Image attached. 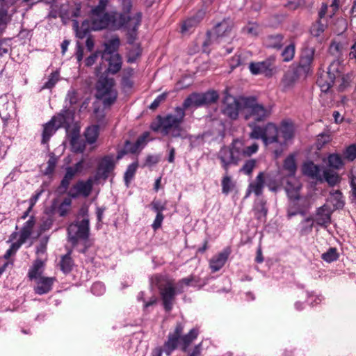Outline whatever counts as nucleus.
Returning a JSON list of instances; mask_svg holds the SVG:
<instances>
[{
	"mask_svg": "<svg viewBox=\"0 0 356 356\" xmlns=\"http://www.w3.org/2000/svg\"><path fill=\"white\" fill-rule=\"evenodd\" d=\"M231 29L232 26L229 19H223L215 26L213 33L216 35V38H220L227 35L231 31Z\"/></svg>",
	"mask_w": 356,
	"mask_h": 356,
	"instance_id": "nucleus-38",
	"label": "nucleus"
},
{
	"mask_svg": "<svg viewBox=\"0 0 356 356\" xmlns=\"http://www.w3.org/2000/svg\"><path fill=\"white\" fill-rule=\"evenodd\" d=\"M70 143L75 152L82 153L86 149L85 142L80 138L79 132L75 131L72 133Z\"/></svg>",
	"mask_w": 356,
	"mask_h": 356,
	"instance_id": "nucleus-41",
	"label": "nucleus"
},
{
	"mask_svg": "<svg viewBox=\"0 0 356 356\" xmlns=\"http://www.w3.org/2000/svg\"><path fill=\"white\" fill-rule=\"evenodd\" d=\"M91 292L95 296H101L105 292L104 284L102 282H95L91 286Z\"/></svg>",
	"mask_w": 356,
	"mask_h": 356,
	"instance_id": "nucleus-64",
	"label": "nucleus"
},
{
	"mask_svg": "<svg viewBox=\"0 0 356 356\" xmlns=\"http://www.w3.org/2000/svg\"><path fill=\"white\" fill-rule=\"evenodd\" d=\"M72 205V199L68 196L64 198L63 202L60 204L58 207V211L59 216L65 217L67 215L70 211V208Z\"/></svg>",
	"mask_w": 356,
	"mask_h": 356,
	"instance_id": "nucleus-51",
	"label": "nucleus"
},
{
	"mask_svg": "<svg viewBox=\"0 0 356 356\" xmlns=\"http://www.w3.org/2000/svg\"><path fill=\"white\" fill-rule=\"evenodd\" d=\"M343 46L342 44L336 41H333L331 42L329 47V52L334 56L338 57L341 54Z\"/></svg>",
	"mask_w": 356,
	"mask_h": 356,
	"instance_id": "nucleus-63",
	"label": "nucleus"
},
{
	"mask_svg": "<svg viewBox=\"0 0 356 356\" xmlns=\"http://www.w3.org/2000/svg\"><path fill=\"white\" fill-rule=\"evenodd\" d=\"M151 207L156 214L163 213V211L166 209V203L159 200H154L151 203Z\"/></svg>",
	"mask_w": 356,
	"mask_h": 356,
	"instance_id": "nucleus-62",
	"label": "nucleus"
},
{
	"mask_svg": "<svg viewBox=\"0 0 356 356\" xmlns=\"http://www.w3.org/2000/svg\"><path fill=\"white\" fill-rule=\"evenodd\" d=\"M184 323L177 322L172 332H170L167 340L163 344V351L167 355H170L181 345L183 352H186L191 343L197 339L200 331L197 327H193L186 334H183Z\"/></svg>",
	"mask_w": 356,
	"mask_h": 356,
	"instance_id": "nucleus-3",
	"label": "nucleus"
},
{
	"mask_svg": "<svg viewBox=\"0 0 356 356\" xmlns=\"http://www.w3.org/2000/svg\"><path fill=\"white\" fill-rule=\"evenodd\" d=\"M44 269V262L40 259H37L30 267L27 276L30 280H36L42 277L41 275L43 273Z\"/></svg>",
	"mask_w": 356,
	"mask_h": 356,
	"instance_id": "nucleus-32",
	"label": "nucleus"
},
{
	"mask_svg": "<svg viewBox=\"0 0 356 356\" xmlns=\"http://www.w3.org/2000/svg\"><path fill=\"white\" fill-rule=\"evenodd\" d=\"M92 185L93 181L91 178L88 179L86 181L79 180L66 193L71 199H76L79 196L87 197L91 193Z\"/></svg>",
	"mask_w": 356,
	"mask_h": 356,
	"instance_id": "nucleus-16",
	"label": "nucleus"
},
{
	"mask_svg": "<svg viewBox=\"0 0 356 356\" xmlns=\"http://www.w3.org/2000/svg\"><path fill=\"white\" fill-rule=\"evenodd\" d=\"M256 164L257 161L255 159L247 160L239 171L246 175H251L254 168L256 167Z\"/></svg>",
	"mask_w": 356,
	"mask_h": 356,
	"instance_id": "nucleus-56",
	"label": "nucleus"
},
{
	"mask_svg": "<svg viewBox=\"0 0 356 356\" xmlns=\"http://www.w3.org/2000/svg\"><path fill=\"white\" fill-rule=\"evenodd\" d=\"M57 158L54 153H51L49 154V159L47 161V167L45 169V174L49 175L53 173L55 170L56 163H57Z\"/></svg>",
	"mask_w": 356,
	"mask_h": 356,
	"instance_id": "nucleus-61",
	"label": "nucleus"
},
{
	"mask_svg": "<svg viewBox=\"0 0 356 356\" xmlns=\"http://www.w3.org/2000/svg\"><path fill=\"white\" fill-rule=\"evenodd\" d=\"M240 100L241 102L235 97L226 93L222 100V113L232 120H236L238 117L241 104L243 105L241 99Z\"/></svg>",
	"mask_w": 356,
	"mask_h": 356,
	"instance_id": "nucleus-14",
	"label": "nucleus"
},
{
	"mask_svg": "<svg viewBox=\"0 0 356 356\" xmlns=\"http://www.w3.org/2000/svg\"><path fill=\"white\" fill-rule=\"evenodd\" d=\"M343 157L349 161H353L356 159V145L352 144L347 147L343 151Z\"/></svg>",
	"mask_w": 356,
	"mask_h": 356,
	"instance_id": "nucleus-59",
	"label": "nucleus"
},
{
	"mask_svg": "<svg viewBox=\"0 0 356 356\" xmlns=\"http://www.w3.org/2000/svg\"><path fill=\"white\" fill-rule=\"evenodd\" d=\"M222 193L224 195H227L234 188V183L232 180L231 176L229 175V172H225V175L222 177L221 181Z\"/></svg>",
	"mask_w": 356,
	"mask_h": 356,
	"instance_id": "nucleus-46",
	"label": "nucleus"
},
{
	"mask_svg": "<svg viewBox=\"0 0 356 356\" xmlns=\"http://www.w3.org/2000/svg\"><path fill=\"white\" fill-rule=\"evenodd\" d=\"M99 136V126L93 125L86 129L84 136L86 140L89 144H93L96 142Z\"/></svg>",
	"mask_w": 356,
	"mask_h": 356,
	"instance_id": "nucleus-44",
	"label": "nucleus"
},
{
	"mask_svg": "<svg viewBox=\"0 0 356 356\" xmlns=\"http://www.w3.org/2000/svg\"><path fill=\"white\" fill-rule=\"evenodd\" d=\"M315 49L307 47L302 49L298 62L294 63L291 67L300 76L307 77L312 73Z\"/></svg>",
	"mask_w": 356,
	"mask_h": 356,
	"instance_id": "nucleus-11",
	"label": "nucleus"
},
{
	"mask_svg": "<svg viewBox=\"0 0 356 356\" xmlns=\"http://www.w3.org/2000/svg\"><path fill=\"white\" fill-rule=\"evenodd\" d=\"M35 225V218L33 216H31L29 219L23 225L19 232V236L27 241L33 233V229Z\"/></svg>",
	"mask_w": 356,
	"mask_h": 356,
	"instance_id": "nucleus-39",
	"label": "nucleus"
},
{
	"mask_svg": "<svg viewBox=\"0 0 356 356\" xmlns=\"http://www.w3.org/2000/svg\"><path fill=\"white\" fill-rule=\"evenodd\" d=\"M108 4V0H99L97 5L91 8L89 13L90 19L83 20L81 26L76 19L72 20V26L76 38L83 39L90 34L91 31L102 30L96 29L95 22L104 19V15H112V10H106Z\"/></svg>",
	"mask_w": 356,
	"mask_h": 356,
	"instance_id": "nucleus-4",
	"label": "nucleus"
},
{
	"mask_svg": "<svg viewBox=\"0 0 356 356\" xmlns=\"http://www.w3.org/2000/svg\"><path fill=\"white\" fill-rule=\"evenodd\" d=\"M300 188V184L296 179L288 180L286 184L285 191L288 197L291 200H298L300 199L299 191Z\"/></svg>",
	"mask_w": 356,
	"mask_h": 356,
	"instance_id": "nucleus-33",
	"label": "nucleus"
},
{
	"mask_svg": "<svg viewBox=\"0 0 356 356\" xmlns=\"http://www.w3.org/2000/svg\"><path fill=\"white\" fill-rule=\"evenodd\" d=\"M259 25L257 22H248V24L242 29V32L250 35L257 36L259 34Z\"/></svg>",
	"mask_w": 356,
	"mask_h": 356,
	"instance_id": "nucleus-53",
	"label": "nucleus"
},
{
	"mask_svg": "<svg viewBox=\"0 0 356 356\" xmlns=\"http://www.w3.org/2000/svg\"><path fill=\"white\" fill-rule=\"evenodd\" d=\"M36 286H34L33 290L35 293L42 296L49 293L53 288L54 282L56 281L54 277H40L34 280Z\"/></svg>",
	"mask_w": 356,
	"mask_h": 356,
	"instance_id": "nucleus-21",
	"label": "nucleus"
},
{
	"mask_svg": "<svg viewBox=\"0 0 356 356\" xmlns=\"http://www.w3.org/2000/svg\"><path fill=\"white\" fill-rule=\"evenodd\" d=\"M204 13L199 11L196 15L186 19L181 26V32L189 31L191 29L195 27L201 22Z\"/></svg>",
	"mask_w": 356,
	"mask_h": 356,
	"instance_id": "nucleus-36",
	"label": "nucleus"
},
{
	"mask_svg": "<svg viewBox=\"0 0 356 356\" xmlns=\"http://www.w3.org/2000/svg\"><path fill=\"white\" fill-rule=\"evenodd\" d=\"M83 161L81 160L74 166H69L66 168L65 174L60 181V185L57 188L59 194H65L69 188L71 181L74 179L76 173L81 171L83 168Z\"/></svg>",
	"mask_w": 356,
	"mask_h": 356,
	"instance_id": "nucleus-17",
	"label": "nucleus"
},
{
	"mask_svg": "<svg viewBox=\"0 0 356 356\" xmlns=\"http://www.w3.org/2000/svg\"><path fill=\"white\" fill-rule=\"evenodd\" d=\"M58 129L57 123L52 118L49 122L44 125L42 134V143H47Z\"/></svg>",
	"mask_w": 356,
	"mask_h": 356,
	"instance_id": "nucleus-34",
	"label": "nucleus"
},
{
	"mask_svg": "<svg viewBox=\"0 0 356 356\" xmlns=\"http://www.w3.org/2000/svg\"><path fill=\"white\" fill-rule=\"evenodd\" d=\"M149 136V133L145 131L140 136L134 143L127 140L125 141L124 147L129 152V153L136 154L146 146Z\"/></svg>",
	"mask_w": 356,
	"mask_h": 356,
	"instance_id": "nucleus-24",
	"label": "nucleus"
},
{
	"mask_svg": "<svg viewBox=\"0 0 356 356\" xmlns=\"http://www.w3.org/2000/svg\"><path fill=\"white\" fill-rule=\"evenodd\" d=\"M323 181H325L330 186H334L339 184L341 181L340 176L337 173L330 170H325L323 172Z\"/></svg>",
	"mask_w": 356,
	"mask_h": 356,
	"instance_id": "nucleus-43",
	"label": "nucleus"
},
{
	"mask_svg": "<svg viewBox=\"0 0 356 356\" xmlns=\"http://www.w3.org/2000/svg\"><path fill=\"white\" fill-rule=\"evenodd\" d=\"M243 104L244 119L248 123H254L266 121L271 115V108L259 104L254 96L241 97Z\"/></svg>",
	"mask_w": 356,
	"mask_h": 356,
	"instance_id": "nucleus-5",
	"label": "nucleus"
},
{
	"mask_svg": "<svg viewBox=\"0 0 356 356\" xmlns=\"http://www.w3.org/2000/svg\"><path fill=\"white\" fill-rule=\"evenodd\" d=\"M237 144L235 139H234L229 145L221 147L217 154V158L220 161L222 168L227 173L229 172L230 166L238 165L241 160Z\"/></svg>",
	"mask_w": 356,
	"mask_h": 356,
	"instance_id": "nucleus-10",
	"label": "nucleus"
},
{
	"mask_svg": "<svg viewBox=\"0 0 356 356\" xmlns=\"http://www.w3.org/2000/svg\"><path fill=\"white\" fill-rule=\"evenodd\" d=\"M200 277L195 275H191L187 277L179 280L177 282V292L181 293L184 292V286H196L200 282Z\"/></svg>",
	"mask_w": 356,
	"mask_h": 356,
	"instance_id": "nucleus-37",
	"label": "nucleus"
},
{
	"mask_svg": "<svg viewBox=\"0 0 356 356\" xmlns=\"http://www.w3.org/2000/svg\"><path fill=\"white\" fill-rule=\"evenodd\" d=\"M230 250L225 249L217 255L213 257L209 261V267L212 273L220 270L225 264L228 259Z\"/></svg>",
	"mask_w": 356,
	"mask_h": 356,
	"instance_id": "nucleus-23",
	"label": "nucleus"
},
{
	"mask_svg": "<svg viewBox=\"0 0 356 356\" xmlns=\"http://www.w3.org/2000/svg\"><path fill=\"white\" fill-rule=\"evenodd\" d=\"M327 165L331 168L339 170L344 166V162L340 154L332 153L327 156Z\"/></svg>",
	"mask_w": 356,
	"mask_h": 356,
	"instance_id": "nucleus-42",
	"label": "nucleus"
},
{
	"mask_svg": "<svg viewBox=\"0 0 356 356\" xmlns=\"http://www.w3.org/2000/svg\"><path fill=\"white\" fill-rule=\"evenodd\" d=\"M236 143L237 144V147H238V154L240 157H250L252 155L256 154L259 149V145L257 143H253L250 145H245L244 142L238 138L235 139Z\"/></svg>",
	"mask_w": 356,
	"mask_h": 356,
	"instance_id": "nucleus-29",
	"label": "nucleus"
},
{
	"mask_svg": "<svg viewBox=\"0 0 356 356\" xmlns=\"http://www.w3.org/2000/svg\"><path fill=\"white\" fill-rule=\"evenodd\" d=\"M252 211L254 218L259 223L264 225L266 222L268 208L267 207V202L266 200L264 198H258L255 200Z\"/></svg>",
	"mask_w": 356,
	"mask_h": 356,
	"instance_id": "nucleus-20",
	"label": "nucleus"
},
{
	"mask_svg": "<svg viewBox=\"0 0 356 356\" xmlns=\"http://www.w3.org/2000/svg\"><path fill=\"white\" fill-rule=\"evenodd\" d=\"M95 97L101 100L103 106L106 108L113 104L118 98V92L115 88V80L103 73L99 76L95 86Z\"/></svg>",
	"mask_w": 356,
	"mask_h": 356,
	"instance_id": "nucleus-6",
	"label": "nucleus"
},
{
	"mask_svg": "<svg viewBox=\"0 0 356 356\" xmlns=\"http://www.w3.org/2000/svg\"><path fill=\"white\" fill-rule=\"evenodd\" d=\"M283 165L284 168L289 172L290 175H294L297 169L295 156L293 154L288 156L285 159Z\"/></svg>",
	"mask_w": 356,
	"mask_h": 356,
	"instance_id": "nucleus-49",
	"label": "nucleus"
},
{
	"mask_svg": "<svg viewBox=\"0 0 356 356\" xmlns=\"http://www.w3.org/2000/svg\"><path fill=\"white\" fill-rule=\"evenodd\" d=\"M325 29V26L319 19L312 25L310 33L313 36L318 37L324 32Z\"/></svg>",
	"mask_w": 356,
	"mask_h": 356,
	"instance_id": "nucleus-57",
	"label": "nucleus"
},
{
	"mask_svg": "<svg viewBox=\"0 0 356 356\" xmlns=\"http://www.w3.org/2000/svg\"><path fill=\"white\" fill-rule=\"evenodd\" d=\"M142 13L136 12L132 16H125L124 14H118L117 11L112 10V15H104V19L95 22L96 29L112 30L124 29L127 31V43L133 44L137 39L138 29L142 22Z\"/></svg>",
	"mask_w": 356,
	"mask_h": 356,
	"instance_id": "nucleus-1",
	"label": "nucleus"
},
{
	"mask_svg": "<svg viewBox=\"0 0 356 356\" xmlns=\"http://www.w3.org/2000/svg\"><path fill=\"white\" fill-rule=\"evenodd\" d=\"M339 254L337 252L336 248H330L327 252H324L321 255V259L327 262L331 263L337 261L339 259Z\"/></svg>",
	"mask_w": 356,
	"mask_h": 356,
	"instance_id": "nucleus-50",
	"label": "nucleus"
},
{
	"mask_svg": "<svg viewBox=\"0 0 356 356\" xmlns=\"http://www.w3.org/2000/svg\"><path fill=\"white\" fill-rule=\"evenodd\" d=\"M299 78H300V76L290 67L289 69L284 72L281 79L282 90L286 91L292 88Z\"/></svg>",
	"mask_w": 356,
	"mask_h": 356,
	"instance_id": "nucleus-27",
	"label": "nucleus"
},
{
	"mask_svg": "<svg viewBox=\"0 0 356 356\" xmlns=\"http://www.w3.org/2000/svg\"><path fill=\"white\" fill-rule=\"evenodd\" d=\"M102 59L108 63V67L104 73L110 72L115 74L121 70L122 61L120 54L110 56L107 58Z\"/></svg>",
	"mask_w": 356,
	"mask_h": 356,
	"instance_id": "nucleus-31",
	"label": "nucleus"
},
{
	"mask_svg": "<svg viewBox=\"0 0 356 356\" xmlns=\"http://www.w3.org/2000/svg\"><path fill=\"white\" fill-rule=\"evenodd\" d=\"M87 209L81 208L79 214L83 218L81 221H74L67 229V241L72 246H76L79 240L88 241L90 236V220Z\"/></svg>",
	"mask_w": 356,
	"mask_h": 356,
	"instance_id": "nucleus-7",
	"label": "nucleus"
},
{
	"mask_svg": "<svg viewBox=\"0 0 356 356\" xmlns=\"http://www.w3.org/2000/svg\"><path fill=\"white\" fill-rule=\"evenodd\" d=\"M314 226V220L312 217L305 218L300 223V234L302 236L307 235L312 232Z\"/></svg>",
	"mask_w": 356,
	"mask_h": 356,
	"instance_id": "nucleus-47",
	"label": "nucleus"
},
{
	"mask_svg": "<svg viewBox=\"0 0 356 356\" xmlns=\"http://www.w3.org/2000/svg\"><path fill=\"white\" fill-rule=\"evenodd\" d=\"M302 172L305 175L319 181H323V177L321 175V167L318 165L314 164L312 161H307L302 165Z\"/></svg>",
	"mask_w": 356,
	"mask_h": 356,
	"instance_id": "nucleus-25",
	"label": "nucleus"
},
{
	"mask_svg": "<svg viewBox=\"0 0 356 356\" xmlns=\"http://www.w3.org/2000/svg\"><path fill=\"white\" fill-rule=\"evenodd\" d=\"M138 168V162L136 161L128 165L124 174V181L125 184L128 186L131 181L134 179L135 174Z\"/></svg>",
	"mask_w": 356,
	"mask_h": 356,
	"instance_id": "nucleus-45",
	"label": "nucleus"
},
{
	"mask_svg": "<svg viewBox=\"0 0 356 356\" xmlns=\"http://www.w3.org/2000/svg\"><path fill=\"white\" fill-rule=\"evenodd\" d=\"M315 221L318 225L327 227L331 223V215L324 207H321L316 211Z\"/></svg>",
	"mask_w": 356,
	"mask_h": 356,
	"instance_id": "nucleus-35",
	"label": "nucleus"
},
{
	"mask_svg": "<svg viewBox=\"0 0 356 356\" xmlns=\"http://www.w3.org/2000/svg\"><path fill=\"white\" fill-rule=\"evenodd\" d=\"M279 133L281 134L282 139L280 138L279 145L284 146L287 141L292 139L294 135V129L293 123L288 120L282 121L280 127Z\"/></svg>",
	"mask_w": 356,
	"mask_h": 356,
	"instance_id": "nucleus-22",
	"label": "nucleus"
},
{
	"mask_svg": "<svg viewBox=\"0 0 356 356\" xmlns=\"http://www.w3.org/2000/svg\"><path fill=\"white\" fill-rule=\"evenodd\" d=\"M342 68L339 61L334 60L329 65L327 72H323L318 75L316 84L321 88L322 93L325 95L332 86L335 80L344 81Z\"/></svg>",
	"mask_w": 356,
	"mask_h": 356,
	"instance_id": "nucleus-9",
	"label": "nucleus"
},
{
	"mask_svg": "<svg viewBox=\"0 0 356 356\" xmlns=\"http://www.w3.org/2000/svg\"><path fill=\"white\" fill-rule=\"evenodd\" d=\"M159 289L164 309L169 312L172 309L173 301L178 292L170 282H168L164 286H159Z\"/></svg>",
	"mask_w": 356,
	"mask_h": 356,
	"instance_id": "nucleus-19",
	"label": "nucleus"
},
{
	"mask_svg": "<svg viewBox=\"0 0 356 356\" xmlns=\"http://www.w3.org/2000/svg\"><path fill=\"white\" fill-rule=\"evenodd\" d=\"M75 110V108H71L65 104L60 113L53 117L57 123V128L68 129L74 120Z\"/></svg>",
	"mask_w": 356,
	"mask_h": 356,
	"instance_id": "nucleus-18",
	"label": "nucleus"
},
{
	"mask_svg": "<svg viewBox=\"0 0 356 356\" xmlns=\"http://www.w3.org/2000/svg\"><path fill=\"white\" fill-rule=\"evenodd\" d=\"M58 80L59 73L57 71L51 72L48 76L47 81L42 86V89H51L55 86Z\"/></svg>",
	"mask_w": 356,
	"mask_h": 356,
	"instance_id": "nucleus-55",
	"label": "nucleus"
},
{
	"mask_svg": "<svg viewBox=\"0 0 356 356\" xmlns=\"http://www.w3.org/2000/svg\"><path fill=\"white\" fill-rule=\"evenodd\" d=\"M296 46L294 43H291L286 46L281 53L282 60L288 63L291 61L295 56Z\"/></svg>",
	"mask_w": 356,
	"mask_h": 356,
	"instance_id": "nucleus-48",
	"label": "nucleus"
},
{
	"mask_svg": "<svg viewBox=\"0 0 356 356\" xmlns=\"http://www.w3.org/2000/svg\"><path fill=\"white\" fill-rule=\"evenodd\" d=\"M73 266L74 261L71 257V251H69L61 257L60 261V270L63 273L67 274L72 270Z\"/></svg>",
	"mask_w": 356,
	"mask_h": 356,
	"instance_id": "nucleus-40",
	"label": "nucleus"
},
{
	"mask_svg": "<svg viewBox=\"0 0 356 356\" xmlns=\"http://www.w3.org/2000/svg\"><path fill=\"white\" fill-rule=\"evenodd\" d=\"M115 164L113 154H108L102 157L97 165L95 179L106 180L114 170Z\"/></svg>",
	"mask_w": 356,
	"mask_h": 356,
	"instance_id": "nucleus-15",
	"label": "nucleus"
},
{
	"mask_svg": "<svg viewBox=\"0 0 356 356\" xmlns=\"http://www.w3.org/2000/svg\"><path fill=\"white\" fill-rule=\"evenodd\" d=\"M265 186L264 173L260 172L254 182L249 184L248 188L246 192L245 197H248L251 193H254L256 196H260L263 193V189Z\"/></svg>",
	"mask_w": 356,
	"mask_h": 356,
	"instance_id": "nucleus-26",
	"label": "nucleus"
},
{
	"mask_svg": "<svg viewBox=\"0 0 356 356\" xmlns=\"http://www.w3.org/2000/svg\"><path fill=\"white\" fill-rule=\"evenodd\" d=\"M276 57L270 56L266 59L259 62H251L249 64V70L253 75H264L266 77L270 78L276 72L275 66Z\"/></svg>",
	"mask_w": 356,
	"mask_h": 356,
	"instance_id": "nucleus-13",
	"label": "nucleus"
},
{
	"mask_svg": "<svg viewBox=\"0 0 356 356\" xmlns=\"http://www.w3.org/2000/svg\"><path fill=\"white\" fill-rule=\"evenodd\" d=\"M79 102L78 93L76 90L70 89L67 91L65 102L68 106L74 108L73 106L76 105Z\"/></svg>",
	"mask_w": 356,
	"mask_h": 356,
	"instance_id": "nucleus-52",
	"label": "nucleus"
},
{
	"mask_svg": "<svg viewBox=\"0 0 356 356\" xmlns=\"http://www.w3.org/2000/svg\"><path fill=\"white\" fill-rule=\"evenodd\" d=\"M120 41L118 37H114L108 40L105 44V49L100 51L102 58H107L108 56L119 54L117 51L120 47Z\"/></svg>",
	"mask_w": 356,
	"mask_h": 356,
	"instance_id": "nucleus-28",
	"label": "nucleus"
},
{
	"mask_svg": "<svg viewBox=\"0 0 356 356\" xmlns=\"http://www.w3.org/2000/svg\"><path fill=\"white\" fill-rule=\"evenodd\" d=\"M120 7L122 9L121 13L117 12L118 14H124L125 16H131L129 14L131 13L133 3L131 0H119Z\"/></svg>",
	"mask_w": 356,
	"mask_h": 356,
	"instance_id": "nucleus-60",
	"label": "nucleus"
},
{
	"mask_svg": "<svg viewBox=\"0 0 356 356\" xmlns=\"http://www.w3.org/2000/svg\"><path fill=\"white\" fill-rule=\"evenodd\" d=\"M330 195L333 197L334 201H335L334 206L337 209L343 207L344 202L343 200V194L341 192V191H339V190L332 191L330 192Z\"/></svg>",
	"mask_w": 356,
	"mask_h": 356,
	"instance_id": "nucleus-58",
	"label": "nucleus"
},
{
	"mask_svg": "<svg viewBox=\"0 0 356 356\" xmlns=\"http://www.w3.org/2000/svg\"><path fill=\"white\" fill-rule=\"evenodd\" d=\"M284 35L281 33L268 35L264 40L265 46L268 49L280 50L283 47Z\"/></svg>",
	"mask_w": 356,
	"mask_h": 356,
	"instance_id": "nucleus-30",
	"label": "nucleus"
},
{
	"mask_svg": "<svg viewBox=\"0 0 356 356\" xmlns=\"http://www.w3.org/2000/svg\"><path fill=\"white\" fill-rule=\"evenodd\" d=\"M54 222V219L52 216H43L41 218V222L39 227L40 232H44L49 230Z\"/></svg>",
	"mask_w": 356,
	"mask_h": 356,
	"instance_id": "nucleus-54",
	"label": "nucleus"
},
{
	"mask_svg": "<svg viewBox=\"0 0 356 356\" xmlns=\"http://www.w3.org/2000/svg\"><path fill=\"white\" fill-rule=\"evenodd\" d=\"M219 98L218 93L215 90L205 92H193L184 99L185 108H199L216 103Z\"/></svg>",
	"mask_w": 356,
	"mask_h": 356,
	"instance_id": "nucleus-12",
	"label": "nucleus"
},
{
	"mask_svg": "<svg viewBox=\"0 0 356 356\" xmlns=\"http://www.w3.org/2000/svg\"><path fill=\"white\" fill-rule=\"evenodd\" d=\"M188 108L184 107V102L182 106H177L175 108L176 115L168 114L165 116L157 115L155 120L151 123L150 129L154 132L161 131L163 135H168L170 133L174 138L181 136V127L185 117V110Z\"/></svg>",
	"mask_w": 356,
	"mask_h": 356,
	"instance_id": "nucleus-2",
	"label": "nucleus"
},
{
	"mask_svg": "<svg viewBox=\"0 0 356 356\" xmlns=\"http://www.w3.org/2000/svg\"><path fill=\"white\" fill-rule=\"evenodd\" d=\"M251 129L249 138L254 140L261 139L265 145L280 143L279 130L277 127L272 122H268L264 126L248 123Z\"/></svg>",
	"mask_w": 356,
	"mask_h": 356,
	"instance_id": "nucleus-8",
	"label": "nucleus"
}]
</instances>
